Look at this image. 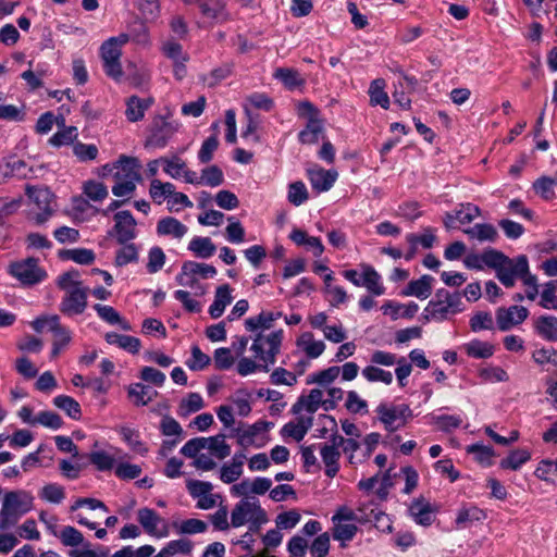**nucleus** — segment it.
Here are the masks:
<instances>
[{
  "label": "nucleus",
  "mask_w": 557,
  "mask_h": 557,
  "mask_svg": "<svg viewBox=\"0 0 557 557\" xmlns=\"http://www.w3.org/2000/svg\"><path fill=\"white\" fill-rule=\"evenodd\" d=\"M465 310L461 294L458 292L450 293L446 288H438L434 297L429 301L423 310V319L425 321L442 322Z\"/></svg>",
  "instance_id": "1"
},
{
  "label": "nucleus",
  "mask_w": 557,
  "mask_h": 557,
  "mask_svg": "<svg viewBox=\"0 0 557 557\" xmlns=\"http://www.w3.org/2000/svg\"><path fill=\"white\" fill-rule=\"evenodd\" d=\"M34 496L24 490L7 492L0 510V530L15 525L18 519L32 510Z\"/></svg>",
  "instance_id": "2"
},
{
  "label": "nucleus",
  "mask_w": 557,
  "mask_h": 557,
  "mask_svg": "<svg viewBox=\"0 0 557 557\" xmlns=\"http://www.w3.org/2000/svg\"><path fill=\"white\" fill-rule=\"evenodd\" d=\"M139 169L137 158L120 156L115 161L113 177L116 182L112 187V194L116 197L131 196L136 189V183L141 181Z\"/></svg>",
  "instance_id": "3"
},
{
  "label": "nucleus",
  "mask_w": 557,
  "mask_h": 557,
  "mask_svg": "<svg viewBox=\"0 0 557 557\" xmlns=\"http://www.w3.org/2000/svg\"><path fill=\"white\" fill-rule=\"evenodd\" d=\"M283 341V331H274L268 335L258 333L252 342L250 350L255 354V358L261 361L260 371L269 372L270 366L276 361Z\"/></svg>",
  "instance_id": "4"
},
{
  "label": "nucleus",
  "mask_w": 557,
  "mask_h": 557,
  "mask_svg": "<svg viewBox=\"0 0 557 557\" xmlns=\"http://www.w3.org/2000/svg\"><path fill=\"white\" fill-rule=\"evenodd\" d=\"M379 420L387 432H395L405 426L412 418L413 412L407 404L386 405L380 404L376 408Z\"/></svg>",
  "instance_id": "5"
},
{
  "label": "nucleus",
  "mask_w": 557,
  "mask_h": 557,
  "mask_svg": "<svg viewBox=\"0 0 557 557\" xmlns=\"http://www.w3.org/2000/svg\"><path fill=\"white\" fill-rule=\"evenodd\" d=\"M177 128L178 123L169 121L162 115L154 116L148 128L149 135L145 140V148H164Z\"/></svg>",
  "instance_id": "6"
},
{
  "label": "nucleus",
  "mask_w": 557,
  "mask_h": 557,
  "mask_svg": "<svg viewBox=\"0 0 557 557\" xmlns=\"http://www.w3.org/2000/svg\"><path fill=\"white\" fill-rule=\"evenodd\" d=\"M39 260L34 257L16 261L10 265V273L23 285L32 286L42 282L47 272L38 265Z\"/></svg>",
  "instance_id": "7"
},
{
  "label": "nucleus",
  "mask_w": 557,
  "mask_h": 557,
  "mask_svg": "<svg viewBox=\"0 0 557 557\" xmlns=\"http://www.w3.org/2000/svg\"><path fill=\"white\" fill-rule=\"evenodd\" d=\"M87 290L81 286V282H76L62 298L60 311L67 317L82 314L87 308Z\"/></svg>",
  "instance_id": "8"
},
{
  "label": "nucleus",
  "mask_w": 557,
  "mask_h": 557,
  "mask_svg": "<svg viewBox=\"0 0 557 557\" xmlns=\"http://www.w3.org/2000/svg\"><path fill=\"white\" fill-rule=\"evenodd\" d=\"M529 271V261L527 256L520 255L516 259H510L508 263H503L500 268L496 269V276L500 283L509 288L516 283V278L523 276Z\"/></svg>",
  "instance_id": "9"
},
{
  "label": "nucleus",
  "mask_w": 557,
  "mask_h": 557,
  "mask_svg": "<svg viewBox=\"0 0 557 557\" xmlns=\"http://www.w3.org/2000/svg\"><path fill=\"white\" fill-rule=\"evenodd\" d=\"M115 224L113 230L108 234L109 236L115 235L120 245L133 240L136 237V220L128 210L119 211L114 214Z\"/></svg>",
  "instance_id": "10"
},
{
  "label": "nucleus",
  "mask_w": 557,
  "mask_h": 557,
  "mask_svg": "<svg viewBox=\"0 0 557 557\" xmlns=\"http://www.w3.org/2000/svg\"><path fill=\"white\" fill-rule=\"evenodd\" d=\"M137 520L150 536L162 539L169 535L168 523L153 509L147 507L139 509Z\"/></svg>",
  "instance_id": "11"
},
{
  "label": "nucleus",
  "mask_w": 557,
  "mask_h": 557,
  "mask_svg": "<svg viewBox=\"0 0 557 557\" xmlns=\"http://www.w3.org/2000/svg\"><path fill=\"white\" fill-rule=\"evenodd\" d=\"M528 315L529 311L523 306L515 305L509 308L499 307L496 310V324L499 331L506 332L521 324Z\"/></svg>",
  "instance_id": "12"
},
{
  "label": "nucleus",
  "mask_w": 557,
  "mask_h": 557,
  "mask_svg": "<svg viewBox=\"0 0 557 557\" xmlns=\"http://www.w3.org/2000/svg\"><path fill=\"white\" fill-rule=\"evenodd\" d=\"M259 510L264 509L261 508L257 498H243L235 505L231 512V525L233 528L244 525L251 517L258 515Z\"/></svg>",
  "instance_id": "13"
},
{
  "label": "nucleus",
  "mask_w": 557,
  "mask_h": 557,
  "mask_svg": "<svg viewBox=\"0 0 557 557\" xmlns=\"http://www.w3.org/2000/svg\"><path fill=\"white\" fill-rule=\"evenodd\" d=\"M307 175L312 188L318 193L330 190L337 178L335 170H324L322 168L309 169Z\"/></svg>",
  "instance_id": "14"
},
{
  "label": "nucleus",
  "mask_w": 557,
  "mask_h": 557,
  "mask_svg": "<svg viewBox=\"0 0 557 557\" xmlns=\"http://www.w3.org/2000/svg\"><path fill=\"white\" fill-rule=\"evenodd\" d=\"M409 513L414 522L422 527H430L435 519V509L422 497L412 500Z\"/></svg>",
  "instance_id": "15"
},
{
  "label": "nucleus",
  "mask_w": 557,
  "mask_h": 557,
  "mask_svg": "<svg viewBox=\"0 0 557 557\" xmlns=\"http://www.w3.org/2000/svg\"><path fill=\"white\" fill-rule=\"evenodd\" d=\"M156 231L159 236H171L175 239H182L188 228L176 218L164 216L158 221Z\"/></svg>",
  "instance_id": "16"
},
{
  "label": "nucleus",
  "mask_w": 557,
  "mask_h": 557,
  "mask_svg": "<svg viewBox=\"0 0 557 557\" xmlns=\"http://www.w3.org/2000/svg\"><path fill=\"white\" fill-rule=\"evenodd\" d=\"M274 425L273 422L259 420L251 425H248L245 430L234 429L233 432L237 435V443L247 447L253 444L255 437L261 433L270 430Z\"/></svg>",
  "instance_id": "17"
},
{
  "label": "nucleus",
  "mask_w": 557,
  "mask_h": 557,
  "mask_svg": "<svg viewBox=\"0 0 557 557\" xmlns=\"http://www.w3.org/2000/svg\"><path fill=\"white\" fill-rule=\"evenodd\" d=\"M434 277L424 274L418 280H412L401 292L403 296H414L419 299H426L432 294V283Z\"/></svg>",
  "instance_id": "18"
},
{
  "label": "nucleus",
  "mask_w": 557,
  "mask_h": 557,
  "mask_svg": "<svg viewBox=\"0 0 557 557\" xmlns=\"http://www.w3.org/2000/svg\"><path fill=\"white\" fill-rule=\"evenodd\" d=\"M323 392L319 388H313L310 391L308 396H301L298 398L292 407V412L298 414L302 409H305L307 412L312 414L321 406Z\"/></svg>",
  "instance_id": "19"
},
{
  "label": "nucleus",
  "mask_w": 557,
  "mask_h": 557,
  "mask_svg": "<svg viewBox=\"0 0 557 557\" xmlns=\"http://www.w3.org/2000/svg\"><path fill=\"white\" fill-rule=\"evenodd\" d=\"M319 448L322 461L325 465V474L329 478H334L339 470V450L334 446H329V444H320Z\"/></svg>",
  "instance_id": "20"
},
{
  "label": "nucleus",
  "mask_w": 557,
  "mask_h": 557,
  "mask_svg": "<svg viewBox=\"0 0 557 557\" xmlns=\"http://www.w3.org/2000/svg\"><path fill=\"white\" fill-rule=\"evenodd\" d=\"M233 300L231 295V287L228 284H223L219 286L215 290L214 300L209 307V314L213 319L220 318L226 306L230 305Z\"/></svg>",
  "instance_id": "21"
},
{
  "label": "nucleus",
  "mask_w": 557,
  "mask_h": 557,
  "mask_svg": "<svg viewBox=\"0 0 557 557\" xmlns=\"http://www.w3.org/2000/svg\"><path fill=\"white\" fill-rule=\"evenodd\" d=\"M104 338L108 344L116 345L133 355L138 354L141 347L140 339L129 335L109 332L106 334Z\"/></svg>",
  "instance_id": "22"
},
{
  "label": "nucleus",
  "mask_w": 557,
  "mask_h": 557,
  "mask_svg": "<svg viewBox=\"0 0 557 557\" xmlns=\"http://www.w3.org/2000/svg\"><path fill=\"white\" fill-rule=\"evenodd\" d=\"M201 0L199 3L200 11L203 16L215 20L216 22H225L230 20L228 13L225 11V0Z\"/></svg>",
  "instance_id": "23"
},
{
  "label": "nucleus",
  "mask_w": 557,
  "mask_h": 557,
  "mask_svg": "<svg viewBox=\"0 0 557 557\" xmlns=\"http://www.w3.org/2000/svg\"><path fill=\"white\" fill-rule=\"evenodd\" d=\"M362 282L361 286H364L371 294L381 296L384 294L385 288L381 283V275L370 264H362Z\"/></svg>",
  "instance_id": "24"
},
{
  "label": "nucleus",
  "mask_w": 557,
  "mask_h": 557,
  "mask_svg": "<svg viewBox=\"0 0 557 557\" xmlns=\"http://www.w3.org/2000/svg\"><path fill=\"white\" fill-rule=\"evenodd\" d=\"M471 239L495 243L498 238L497 230L490 223H476L474 226L463 230Z\"/></svg>",
  "instance_id": "25"
},
{
  "label": "nucleus",
  "mask_w": 557,
  "mask_h": 557,
  "mask_svg": "<svg viewBox=\"0 0 557 557\" xmlns=\"http://www.w3.org/2000/svg\"><path fill=\"white\" fill-rule=\"evenodd\" d=\"M386 83L383 78H376L371 82L368 94L372 107L380 106L383 109L389 108V97L385 91Z\"/></svg>",
  "instance_id": "26"
},
{
  "label": "nucleus",
  "mask_w": 557,
  "mask_h": 557,
  "mask_svg": "<svg viewBox=\"0 0 557 557\" xmlns=\"http://www.w3.org/2000/svg\"><path fill=\"white\" fill-rule=\"evenodd\" d=\"M536 333L544 339L557 342V318L554 315H541L534 324Z\"/></svg>",
  "instance_id": "27"
},
{
  "label": "nucleus",
  "mask_w": 557,
  "mask_h": 557,
  "mask_svg": "<svg viewBox=\"0 0 557 557\" xmlns=\"http://www.w3.org/2000/svg\"><path fill=\"white\" fill-rule=\"evenodd\" d=\"M324 126L321 119H310L307 121L306 127L298 134V140L302 145H313L319 141L320 135L323 133Z\"/></svg>",
  "instance_id": "28"
},
{
  "label": "nucleus",
  "mask_w": 557,
  "mask_h": 557,
  "mask_svg": "<svg viewBox=\"0 0 557 557\" xmlns=\"http://www.w3.org/2000/svg\"><path fill=\"white\" fill-rule=\"evenodd\" d=\"M188 250L198 258L208 259L215 253L216 246L210 237L195 236L188 244Z\"/></svg>",
  "instance_id": "29"
},
{
  "label": "nucleus",
  "mask_w": 557,
  "mask_h": 557,
  "mask_svg": "<svg viewBox=\"0 0 557 557\" xmlns=\"http://www.w3.org/2000/svg\"><path fill=\"white\" fill-rule=\"evenodd\" d=\"M297 346L311 359L320 357L325 349V344L322 341H314L313 334L310 332H305L297 339Z\"/></svg>",
  "instance_id": "30"
},
{
  "label": "nucleus",
  "mask_w": 557,
  "mask_h": 557,
  "mask_svg": "<svg viewBox=\"0 0 557 557\" xmlns=\"http://www.w3.org/2000/svg\"><path fill=\"white\" fill-rule=\"evenodd\" d=\"M466 354L474 359H487L495 352V347L488 342L472 339L463 345Z\"/></svg>",
  "instance_id": "31"
},
{
  "label": "nucleus",
  "mask_w": 557,
  "mask_h": 557,
  "mask_svg": "<svg viewBox=\"0 0 557 557\" xmlns=\"http://www.w3.org/2000/svg\"><path fill=\"white\" fill-rule=\"evenodd\" d=\"M531 459V454L528 449H513L508 456L500 460L499 467L505 470H518L522 465Z\"/></svg>",
  "instance_id": "32"
},
{
  "label": "nucleus",
  "mask_w": 557,
  "mask_h": 557,
  "mask_svg": "<svg viewBox=\"0 0 557 557\" xmlns=\"http://www.w3.org/2000/svg\"><path fill=\"white\" fill-rule=\"evenodd\" d=\"M150 103L151 100H143L137 96H132L126 103L127 107L125 115L127 120L131 122L140 121L144 117L145 111L149 108Z\"/></svg>",
  "instance_id": "33"
},
{
  "label": "nucleus",
  "mask_w": 557,
  "mask_h": 557,
  "mask_svg": "<svg viewBox=\"0 0 557 557\" xmlns=\"http://www.w3.org/2000/svg\"><path fill=\"white\" fill-rule=\"evenodd\" d=\"M120 434L133 451L141 456H145L148 453L146 444L140 440L139 431L128 426H122Z\"/></svg>",
  "instance_id": "34"
},
{
  "label": "nucleus",
  "mask_w": 557,
  "mask_h": 557,
  "mask_svg": "<svg viewBox=\"0 0 557 557\" xmlns=\"http://www.w3.org/2000/svg\"><path fill=\"white\" fill-rule=\"evenodd\" d=\"M53 405L63 410L73 420H79L82 418L81 405L71 396H55L53 398Z\"/></svg>",
  "instance_id": "35"
},
{
  "label": "nucleus",
  "mask_w": 557,
  "mask_h": 557,
  "mask_svg": "<svg viewBox=\"0 0 557 557\" xmlns=\"http://www.w3.org/2000/svg\"><path fill=\"white\" fill-rule=\"evenodd\" d=\"M30 325L37 333H41L45 329H47L53 335L66 329L65 326L61 325L60 318L57 314L40 315L36 318L30 323Z\"/></svg>",
  "instance_id": "36"
},
{
  "label": "nucleus",
  "mask_w": 557,
  "mask_h": 557,
  "mask_svg": "<svg viewBox=\"0 0 557 557\" xmlns=\"http://www.w3.org/2000/svg\"><path fill=\"white\" fill-rule=\"evenodd\" d=\"M273 76L282 82L288 89H295L302 86L305 83L299 72L290 67H278L275 70Z\"/></svg>",
  "instance_id": "37"
},
{
  "label": "nucleus",
  "mask_w": 557,
  "mask_h": 557,
  "mask_svg": "<svg viewBox=\"0 0 557 557\" xmlns=\"http://www.w3.org/2000/svg\"><path fill=\"white\" fill-rule=\"evenodd\" d=\"M182 268H184V274H191L196 277L199 276L201 278H210L216 275V269L213 265L207 263L189 260L183 262Z\"/></svg>",
  "instance_id": "38"
},
{
  "label": "nucleus",
  "mask_w": 557,
  "mask_h": 557,
  "mask_svg": "<svg viewBox=\"0 0 557 557\" xmlns=\"http://www.w3.org/2000/svg\"><path fill=\"white\" fill-rule=\"evenodd\" d=\"M555 185L553 176L543 175L533 183L532 187L535 194L543 200L549 201L556 198L554 190Z\"/></svg>",
  "instance_id": "39"
},
{
  "label": "nucleus",
  "mask_w": 557,
  "mask_h": 557,
  "mask_svg": "<svg viewBox=\"0 0 557 557\" xmlns=\"http://www.w3.org/2000/svg\"><path fill=\"white\" fill-rule=\"evenodd\" d=\"M472 332L493 331L495 327L492 313L488 311H476L469 321Z\"/></svg>",
  "instance_id": "40"
},
{
  "label": "nucleus",
  "mask_w": 557,
  "mask_h": 557,
  "mask_svg": "<svg viewBox=\"0 0 557 557\" xmlns=\"http://www.w3.org/2000/svg\"><path fill=\"white\" fill-rule=\"evenodd\" d=\"M149 194L156 203L161 205L165 198L169 199L170 195L173 194V184L154 178L150 183Z\"/></svg>",
  "instance_id": "41"
},
{
  "label": "nucleus",
  "mask_w": 557,
  "mask_h": 557,
  "mask_svg": "<svg viewBox=\"0 0 557 557\" xmlns=\"http://www.w3.org/2000/svg\"><path fill=\"white\" fill-rule=\"evenodd\" d=\"M128 397L133 399L136 406H146L152 400L150 387L141 383H134L128 386Z\"/></svg>",
  "instance_id": "42"
},
{
  "label": "nucleus",
  "mask_w": 557,
  "mask_h": 557,
  "mask_svg": "<svg viewBox=\"0 0 557 557\" xmlns=\"http://www.w3.org/2000/svg\"><path fill=\"white\" fill-rule=\"evenodd\" d=\"M431 422L436 424L442 432L449 433L455 429H458L462 420L459 416L454 414H429Z\"/></svg>",
  "instance_id": "43"
},
{
  "label": "nucleus",
  "mask_w": 557,
  "mask_h": 557,
  "mask_svg": "<svg viewBox=\"0 0 557 557\" xmlns=\"http://www.w3.org/2000/svg\"><path fill=\"white\" fill-rule=\"evenodd\" d=\"M486 518V513L484 510L476 506H471L469 508H462L458 511L456 517L457 527H465L468 522L482 521Z\"/></svg>",
  "instance_id": "44"
},
{
  "label": "nucleus",
  "mask_w": 557,
  "mask_h": 557,
  "mask_svg": "<svg viewBox=\"0 0 557 557\" xmlns=\"http://www.w3.org/2000/svg\"><path fill=\"white\" fill-rule=\"evenodd\" d=\"M308 189L304 182L297 181L288 185L287 199L292 205L298 207L305 203L308 200Z\"/></svg>",
  "instance_id": "45"
},
{
  "label": "nucleus",
  "mask_w": 557,
  "mask_h": 557,
  "mask_svg": "<svg viewBox=\"0 0 557 557\" xmlns=\"http://www.w3.org/2000/svg\"><path fill=\"white\" fill-rule=\"evenodd\" d=\"M39 497L51 504H61L65 498V491L57 483H49L40 490Z\"/></svg>",
  "instance_id": "46"
},
{
  "label": "nucleus",
  "mask_w": 557,
  "mask_h": 557,
  "mask_svg": "<svg viewBox=\"0 0 557 557\" xmlns=\"http://www.w3.org/2000/svg\"><path fill=\"white\" fill-rule=\"evenodd\" d=\"M481 259L484 263V268L487 267L493 270L500 268L503 263H508L509 261V257H507L504 252L491 247L482 251Z\"/></svg>",
  "instance_id": "47"
},
{
  "label": "nucleus",
  "mask_w": 557,
  "mask_h": 557,
  "mask_svg": "<svg viewBox=\"0 0 557 557\" xmlns=\"http://www.w3.org/2000/svg\"><path fill=\"white\" fill-rule=\"evenodd\" d=\"M469 454H473L476 461L485 467L493 465V457L495 455L493 447L483 444H472L467 447Z\"/></svg>",
  "instance_id": "48"
},
{
  "label": "nucleus",
  "mask_w": 557,
  "mask_h": 557,
  "mask_svg": "<svg viewBox=\"0 0 557 557\" xmlns=\"http://www.w3.org/2000/svg\"><path fill=\"white\" fill-rule=\"evenodd\" d=\"M208 440L207 447L219 459H224L231 454V447L225 443V435L218 434L215 436L206 437Z\"/></svg>",
  "instance_id": "49"
},
{
  "label": "nucleus",
  "mask_w": 557,
  "mask_h": 557,
  "mask_svg": "<svg viewBox=\"0 0 557 557\" xmlns=\"http://www.w3.org/2000/svg\"><path fill=\"white\" fill-rule=\"evenodd\" d=\"M98 148L94 144H84L82 141H76L73 144V154L81 162L94 161L98 157Z\"/></svg>",
  "instance_id": "50"
},
{
  "label": "nucleus",
  "mask_w": 557,
  "mask_h": 557,
  "mask_svg": "<svg viewBox=\"0 0 557 557\" xmlns=\"http://www.w3.org/2000/svg\"><path fill=\"white\" fill-rule=\"evenodd\" d=\"M161 163H163V171L172 178H180L186 168V163L180 157L174 156L172 158L162 157Z\"/></svg>",
  "instance_id": "51"
},
{
  "label": "nucleus",
  "mask_w": 557,
  "mask_h": 557,
  "mask_svg": "<svg viewBox=\"0 0 557 557\" xmlns=\"http://www.w3.org/2000/svg\"><path fill=\"white\" fill-rule=\"evenodd\" d=\"M273 317L268 311H262L256 317H250L245 321V327L249 332H255L259 329L269 330L272 327Z\"/></svg>",
  "instance_id": "52"
},
{
  "label": "nucleus",
  "mask_w": 557,
  "mask_h": 557,
  "mask_svg": "<svg viewBox=\"0 0 557 557\" xmlns=\"http://www.w3.org/2000/svg\"><path fill=\"white\" fill-rule=\"evenodd\" d=\"M362 375L369 382H383L389 385L393 382V374L391 371L383 370L375 366H368L363 368Z\"/></svg>",
  "instance_id": "53"
},
{
  "label": "nucleus",
  "mask_w": 557,
  "mask_h": 557,
  "mask_svg": "<svg viewBox=\"0 0 557 557\" xmlns=\"http://www.w3.org/2000/svg\"><path fill=\"white\" fill-rule=\"evenodd\" d=\"M165 260L166 257L162 248H160L159 246L151 247L148 251V273L153 274L159 272L163 268Z\"/></svg>",
  "instance_id": "54"
},
{
  "label": "nucleus",
  "mask_w": 557,
  "mask_h": 557,
  "mask_svg": "<svg viewBox=\"0 0 557 557\" xmlns=\"http://www.w3.org/2000/svg\"><path fill=\"white\" fill-rule=\"evenodd\" d=\"M210 362V357L202 352L197 345H195L191 347V358L186 361V366L191 371H201L208 367Z\"/></svg>",
  "instance_id": "55"
},
{
  "label": "nucleus",
  "mask_w": 557,
  "mask_h": 557,
  "mask_svg": "<svg viewBox=\"0 0 557 557\" xmlns=\"http://www.w3.org/2000/svg\"><path fill=\"white\" fill-rule=\"evenodd\" d=\"M223 181V172L218 165H210L201 171V184L210 187H216L220 186Z\"/></svg>",
  "instance_id": "56"
},
{
  "label": "nucleus",
  "mask_w": 557,
  "mask_h": 557,
  "mask_svg": "<svg viewBox=\"0 0 557 557\" xmlns=\"http://www.w3.org/2000/svg\"><path fill=\"white\" fill-rule=\"evenodd\" d=\"M219 147V138L216 135L209 136L201 145L198 151V160L200 163H209L213 159V153Z\"/></svg>",
  "instance_id": "57"
},
{
  "label": "nucleus",
  "mask_w": 557,
  "mask_h": 557,
  "mask_svg": "<svg viewBox=\"0 0 557 557\" xmlns=\"http://www.w3.org/2000/svg\"><path fill=\"white\" fill-rule=\"evenodd\" d=\"M59 537L64 546L75 547L84 542L83 533L74 527L66 525L62 529Z\"/></svg>",
  "instance_id": "58"
},
{
  "label": "nucleus",
  "mask_w": 557,
  "mask_h": 557,
  "mask_svg": "<svg viewBox=\"0 0 557 557\" xmlns=\"http://www.w3.org/2000/svg\"><path fill=\"white\" fill-rule=\"evenodd\" d=\"M358 531V528L356 524H346V523H334L333 528V539L336 541H341L343 544L342 546H345V542L351 541L356 533Z\"/></svg>",
  "instance_id": "59"
},
{
  "label": "nucleus",
  "mask_w": 557,
  "mask_h": 557,
  "mask_svg": "<svg viewBox=\"0 0 557 557\" xmlns=\"http://www.w3.org/2000/svg\"><path fill=\"white\" fill-rule=\"evenodd\" d=\"M84 194L94 201H102L108 197V188L96 181H87L84 184Z\"/></svg>",
  "instance_id": "60"
},
{
  "label": "nucleus",
  "mask_w": 557,
  "mask_h": 557,
  "mask_svg": "<svg viewBox=\"0 0 557 557\" xmlns=\"http://www.w3.org/2000/svg\"><path fill=\"white\" fill-rule=\"evenodd\" d=\"M78 133L75 126L65 127L62 131L57 132L50 139V144L55 147L63 145L74 144Z\"/></svg>",
  "instance_id": "61"
},
{
  "label": "nucleus",
  "mask_w": 557,
  "mask_h": 557,
  "mask_svg": "<svg viewBox=\"0 0 557 557\" xmlns=\"http://www.w3.org/2000/svg\"><path fill=\"white\" fill-rule=\"evenodd\" d=\"M138 260V250L135 244L126 243L122 249L116 252L115 264L117 267H124L131 262Z\"/></svg>",
  "instance_id": "62"
},
{
  "label": "nucleus",
  "mask_w": 557,
  "mask_h": 557,
  "mask_svg": "<svg viewBox=\"0 0 557 557\" xmlns=\"http://www.w3.org/2000/svg\"><path fill=\"white\" fill-rule=\"evenodd\" d=\"M329 550L330 535L326 532L318 535L310 546L312 557H325L329 554Z\"/></svg>",
  "instance_id": "63"
},
{
  "label": "nucleus",
  "mask_w": 557,
  "mask_h": 557,
  "mask_svg": "<svg viewBox=\"0 0 557 557\" xmlns=\"http://www.w3.org/2000/svg\"><path fill=\"white\" fill-rule=\"evenodd\" d=\"M535 476L543 481H548L552 476H557V459L542 460L534 472Z\"/></svg>",
  "instance_id": "64"
}]
</instances>
